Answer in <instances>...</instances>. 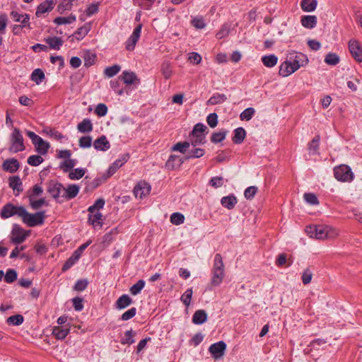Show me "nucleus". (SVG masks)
I'll return each mask as SVG.
<instances>
[{
	"instance_id": "f257e3e1",
	"label": "nucleus",
	"mask_w": 362,
	"mask_h": 362,
	"mask_svg": "<svg viewBox=\"0 0 362 362\" xmlns=\"http://www.w3.org/2000/svg\"><path fill=\"white\" fill-rule=\"evenodd\" d=\"M305 232L310 238L317 240L334 238L338 235L334 228L325 225L308 226L305 228Z\"/></svg>"
},
{
	"instance_id": "f03ea898",
	"label": "nucleus",
	"mask_w": 362,
	"mask_h": 362,
	"mask_svg": "<svg viewBox=\"0 0 362 362\" xmlns=\"http://www.w3.org/2000/svg\"><path fill=\"white\" fill-rule=\"evenodd\" d=\"M224 264L221 254H216L214 257L212 277L211 284L214 286H218L224 278Z\"/></svg>"
},
{
	"instance_id": "7ed1b4c3",
	"label": "nucleus",
	"mask_w": 362,
	"mask_h": 362,
	"mask_svg": "<svg viewBox=\"0 0 362 362\" xmlns=\"http://www.w3.org/2000/svg\"><path fill=\"white\" fill-rule=\"evenodd\" d=\"M21 218L23 221L30 227H34L43 223L45 219V212L40 211L35 214L28 213L25 208H23Z\"/></svg>"
},
{
	"instance_id": "20e7f679",
	"label": "nucleus",
	"mask_w": 362,
	"mask_h": 362,
	"mask_svg": "<svg viewBox=\"0 0 362 362\" xmlns=\"http://www.w3.org/2000/svg\"><path fill=\"white\" fill-rule=\"evenodd\" d=\"M334 173L335 178L339 181L350 182L354 177L351 168L346 165H341L334 168Z\"/></svg>"
},
{
	"instance_id": "39448f33",
	"label": "nucleus",
	"mask_w": 362,
	"mask_h": 362,
	"mask_svg": "<svg viewBox=\"0 0 362 362\" xmlns=\"http://www.w3.org/2000/svg\"><path fill=\"white\" fill-rule=\"evenodd\" d=\"M25 149L23 145V139L20 131L18 129H14L11 134V145L10 146V151L17 153L22 151Z\"/></svg>"
},
{
	"instance_id": "423d86ee",
	"label": "nucleus",
	"mask_w": 362,
	"mask_h": 362,
	"mask_svg": "<svg viewBox=\"0 0 362 362\" xmlns=\"http://www.w3.org/2000/svg\"><path fill=\"white\" fill-rule=\"evenodd\" d=\"M23 208L21 206H16L11 203H8L2 208L0 212L1 217L2 218H8L15 215L21 217Z\"/></svg>"
},
{
	"instance_id": "0eeeda50",
	"label": "nucleus",
	"mask_w": 362,
	"mask_h": 362,
	"mask_svg": "<svg viewBox=\"0 0 362 362\" xmlns=\"http://www.w3.org/2000/svg\"><path fill=\"white\" fill-rule=\"evenodd\" d=\"M289 62L297 71L300 66L307 64L308 59L304 54L293 52L289 54Z\"/></svg>"
},
{
	"instance_id": "6e6552de",
	"label": "nucleus",
	"mask_w": 362,
	"mask_h": 362,
	"mask_svg": "<svg viewBox=\"0 0 362 362\" xmlns=\"http://www.w3.org/2000/svg\"><path fill=\"white\" fill-rule=\"evenodd\" d=\"M141 25L139 24L134 30L131 36L128 38L126 42V49L129 51H132L134 49L136 44L137 43L139 39L141 36Z\"/></svg>"
},
{
	"instance_id": "1a4fd4ad",
	"label": "nucleus",
	"mask_w": 362,
	"mask_h": 362,
	"mask_svg": "<svg viewBox=\"0 0 362 362\" xmlns=\"http://www.w3.org/2000/svg\"><path fill=\"white\" fill-rule=\"evenodd\" d=\"M349 49L355 60L362 62V46L358 41L351 40L349 42Z\"/></svg>"
},
{
	"instance_id": "9d476101",
	"label": "nucleus",
	"mask_w": 362,
	"mask_h": 362,
	"mask_svg": "<svg viewBox=\"0 0 362 362\" xmlns=\"http://www.w3.org/2000/svg\"><path fill=\"white\" fill-rule=\"evenodd\" d=\"M226 349V343L223 341H220L211 344L209 348V351L215 359H218L223 356Z\"/></svg>"
},
{
	"instance_id": "9b49d317",
	"label": "nucleus",
	"mask_w": 362,
	"mask_h": 362,
	"mask_svg": "<svg viewBox=\"0 0 362 362\" xmlns=\"http://www.w3.org/2000/svg\"><path fill=\"white\" fill-rule=\"evenodd\" d=\"M57 4V0H45L42 3H41L36 11V16L37 17H41L45 13L51 11L55 4Z\"/></svg>"
},
{
	"instance_id": "f8f14e48",
	"label": "nucleus",
	"mask_w": 362,
	"mask_h": 362,
	"mask_svg": "<svg viewBox=\"0 0 362 362\" xmlns=\"http://www.w3.org/2000/svg\"><path fill=\"white\" fill-rule=\"evenodd\" d=\"M151 191V186L145 182H139L134 189V194L136 197H139V199H142L146 195L149 194Z\"/></svg>"
},
{
	"instance_id": "ddd939ff",
	"label": "nucleus",
	"mask_w": 362,
	"mask_h": 362,
	"mask_svg": "<svg viewBox=\"0 0 362 362\" xmlns=\"http://www.w3.org/2000/svg\"><path fill=\"white\" fill-rule=\"evenodd\" d=\"M28 234L21 228H15L12 230L11 241L14 244H20L25 241Z\"/></svg>"
},
{
	"instance_id": "4468645a",
	"label": "nucleus",
	"mask_w": 362,
	"mask_h": 362,
	"mask_svg": "<svg viewBox=\"0 0 362 362\" xmlns=\"http://www.w3.org/2000/svg\"><path fill=\"white\" fill-rule=\"evenodd\" d=\"M10 16L13 21L21 23L23 27H26L29 25L30 16L28 14L20 13L17 11H12Z\"/></svg>"
},
{
	"instance_id": "2eb2a0df",
	"label": "nucleus",
	"mask_w": 362,
	"mask_h": 362,
	"mask_svg": "<svg viewBox=\"0 0 362 362\" xmlns=\"http://www.w3.org/2000/svg\"><path fill=\"white\" fill-rule=\"evenodd\" d=\"M183 160L180 156L171 155L165 163V167L170 170L180 168L183 163Z\"/></svg>"
},
{
	"instance_id": "dca6fc26",
	"label": "nucleus",
	"mask_w": 362,
	"mask_h": 362,
	"mask_svg": "<svg viewBox=\"0 0 362 362\" xmlns=\"http://www.w3.org/2000/svg\"><path fill=\"white\" fill-rule=\"evenodd\" d=\"M121 78L124 83L128 86L140 83V80L137 78L136 74L132 71H124Z\"/></svg>"
},
{
	"instance_id": "f3484780",
	"label": "nucleus",
	"mask_w": 362,
	"mask_h": 362,
	"mask_svg": "<svg viewBox=\"0 0 362 362\" xmlns=\"http://www.w3.org/2000/svg\"><path fill=\"white\" fill-rule=\"evenodd\" d=\"M93 147L98 151H105L110 148V144L105 136H101L95 140Z\"/></svg>"
},
{
	"instance_id": "a211bd4d",
	"label": "nucleus",
	"mask_w": 362,
	"mask_h": 362,
	"mask_svg": "<svg viewBox=\"0 0 362 362\" xmlns=\"http://www.w3.org/2000/svg\"><path fill=\"white\" fill-rule=\"evenodd\" d=\"M237 203V197L233 194L223 197L221 199V205L229 210L233 209Z\"/></svg>"
},
{
	"instance_id": "6ab92c4d",
	"label": "nucleus",
	"mask_w": 362,
	"mask_h": 362,
	"mask_svg": "<svg viewBox=\"0 0 362 362\" xmlns=\"http://www.w3.org/2000/svg\"><path fill=\"white\" fill-rule=\"evenodd\" d=\"M128 160V158L125 156L117 159L115 162L109 167L107 173L108 177L112 175L115 172L121 168Z\"/></svg>"
},
{
	"instance_id": "aec40b11",
	"label": "nucleus",
	"mask_w": 362,
	"mask_h": 362,
	"mask_svg": "<svg viewBox=\"0 0 362 362\" xmlns=\"http://www.w3.org/2000/svg\"><path fill=\"white\" fill-rule=\"evenodd\" d=\"M19 166V162L16 158L7 159L3 163V169L11 173L16 172Z\"/></svg>"
},
{
	"instance_id": "412c9836",
	"label": "nucleus",
	"mask_w": 362,
	"mask_h": 362,
	"mask_svg": "<svg viewBox=\"0 0 362 362\" xmlns=\"http://www.w3.org/2000/svg\"><path fill=\"white\" fill-rule=\"evenodd\" d=\"M296 69L291 64L289 61L283 62L279 66V74L284 77L288 76L294 73Z\"/></svg>"
},
{
	"instance_id": "4be33fe9",
	"label": "nucleus",
	"mask_w": 362,
	"mask_h": 362,
	"mask_svg": "<svg viewBox=\"0 0 362 362\" xmlns=\"http://www.w3.org/2000/svg\"><path fill=\"white\" fill-rule=\"evenodd\" d=\"M90 23H86L81 28H78V30L72 35V37L78 41L81 40L87 35L88 32L90 30Z\"/></svg>"
},
{
	"instance_id": "5701e85b",
	"label": "nucleus",
	"mask_w": 362,
	"mask_h": 362,
	"mask_svg": "<svg viewBox=\"0 0 362 362\" xmlns=\"http://www.w3.org/2000/svg\"><path fill=\"white\" fill-rule=\"evenodd\" d=\"M9 186L13 189L16 196H18L23 191L22 182L18 176L9 178Z\"/></svg>"
},
{
	"instance_id": "b1692460",
	"label": "nucleus",
	"mask_w": 362,
	"mask_h": 362,
	"mask_svg": "<svg viewBox=\"0 0 362 362\" xmlns=\"http://www.w3.org/2000/svg\"><path fill=\"white\" fill-rule=\"evenodd\" d=\"M62 192H64L63 197H65L67 199H71L78 194L79 187L76 185H70L67 188H63Z\"/></svg>"
},
{
	"instance_id": "393cba45",
	"label": "nucleus",
	"mask_w": 362,
	"mask_h": 362,
	"mask_svg": "<svg viewBox=\"0 0 362 362\" xmlns=\"http://www.w3.org/2000/svg\"><path fill=\"white\" fill-rule=\"evenodd\" d=\"M317 17L315 16H303L301 18L300 22L303 27L312 29L317 25Z\"/></svg>"
},
{
	"instance_id": "a878e982",
	"label": "nucleus",
	"mask_w": 362,
	"mask_h": 362,
	"mask_svg": "<svg viewBox=\"0 0 362 362\" xmlns=\"http://www.w3.org/2000/svg\"><path fill=\"white\" fill-rule=\"evenodd\" d=\"M69 327H62L59 326H55L52 329V334L55 337L56 339L62 340L66 338V337L69 333Z\"/></svg>"
},
{
	"instance_id": "bb28decb",
	"label": "nucleus",
	"mask_w": 362,
	"mask_h": 362,
	"mask_svg": "<svg viewBox=\"0 0 362 362\" xmlns=\"http://www.w3.org/2000/svg\"><path fill=\"white\" fill-rule=\"evenodd\" d=\"M207 320V313L204 310H197L192 317V322L196 325H202Z\"/></svg>"
},
{
	"instance_id": "cd10ccee",
	"label": "nucleus",
	"mask_w": 362,
	"mask_h": 362,
	"mask_svg": "<svg viewBox=\"0 0 362 362\" xmlns=\"http://www.w3.org/2000/svg\"><path fill=\"white\" fill-rule=\"evenodd\" d=\"M132 303V298L127 294L122 295L116 301V308L124 309Z\"/></svg>"
},
{
	"instance_id": "c85d7f7f",
	"label": "nucleus",
	"mask_w": 362,
	"mask_h": 362,
	"mask_svg": "<svg viewBox=\"0 0 362 362\" xmlns=\"http://www.w3.org/2000/svg\"><path fill=\"white\" fill-rule=\"evenodd\" d=\"M34 146L37 153H39L40 155H45L50 147L49 144L44 141L42 138L38 139Z\"/></svg>"
},
{
	"instance_id": "c756f323",
	"label": "nucleus",
	"mask_w": 362,
	"mask_h": 362,
	"mask_svg": "<svg viewBox=\"0 0 362 362\" xmlns=\"http://www.w3.org/2000/svg\"><path fill=\"white\" fill-rule=\"evenodd\" d=\"M88 222L93 227L102 226V214L100 211L90 213Z\"/></svg>"
},
{
	"instance_id": "7c9ffc66",
	"label": "nucleus",
	"mask_w": 362,
	"mask_h": 362,
	"mask_svg": "<svg viewBox=\"0 0 362 362\" xmlns=\"http://www.w3.org/2000/svg\"><path fill=\"white\" fill-rule=\"evenodd\" d=\"M77 129L81 133L90 132L93 131V124L90 119L86 118L78 124Z\"/></svg>"
},
{
	"instance_id": "2f4dec72",
	"label": "nucleus",
	"mask_w": 362,
	"mask_h": 362,
	"mask_svg": "<svg viewBox=\"0 0 362 362\" xmlns=\"http://www.w3.org/2000/svg\"><path fill=\"white\" fill-rule=\"evenodd\" d=\"M317 0H302L300 2L301 8L305 12L314 11L317 7Z\"/></svg>"
},
{
	"instance_id": "473e14b6",
	"label": "nucleus",
	"mask_w": 362,
	"mask_h": 362,
	"mask_svg": "<svg viewBox=\"0 0 362 362\" xmlns=\"http://www.w3.org/2000/svg\"><path fill=\"white\" fill-rule=\"evenodd\" d=\"M45 42L50 48L59 50L63 44V41L57 37H49L45 39Z\"/></svg>"
},
{
	"instance_id": "72a5a7b5",
	"label": "nucleus",
	"mask_w": 362,
	"mask_h": 362,
	"mask_svg": "<svg viewBox=\"0 0 362 362\" xmlns=\"http://www.w3.org/2000/svg\"><path fill=\"white\" fill-rule=\"evenodd\" d=\"M263 64L269 68L276 66L278 62V57L274 54L264 55L262 57Z\"/></svg>"
},
{
	"instance_id": "f704fd0d",
	"label": "nucleus",
	"mask_w": 362,
	"mask_h": 362,
	"mask_svg": "<svg viewBox=\"0 0 362 362\" xmlns=\"http://www.w3.org/2000/svg\"><path fill=\"white\" fill-rule=\"evenodd\" d=\"M246 132L243 127H238L234 131L233 141L236 144H241L245 139Z\"/></svg>"
},
{
	"instance_id": "c9c22d12",
	"label": "nucleus",
	"mask_w": 362,
	"mask_h": 362,
	"mask_svg": "<svg viewBox=\"0 0 362 362\" xmlns=\"http://www.w3.org/2000/svg\"><path fill=\"white\" fill-rule=\"evenodd\" d=\"M81 257V255L76 251L74 252L72 255L66 261L62 267V271L65 272L69 269Z\"/></svg>"
},
{
	"instance_id": "e433bc0d",
	"label": "nucleus",
	"mask_w": 362,
	"mask_h": 362,
	"mask_svg": "<svg viewBox=\"0 0 362 362\" xmlns=\"http://www.w3.org/2000/svg\"><path fill=\"white\" fill-rule=\"evenodd\" d=\"M64 187L59 183L50 184L48 187V192L52 197L57 199L59 197L60 193L62 192Z\"/></svg>"
},
{
	"instance_id": "4c0bfd02",
	"label": "nucleus",
	"mask_w": 362,
	"mask_h": 362,
	"mask_svg": "<svg viewBox=\"0 0 362 362\" xmlns=\"http://www.w3.org/2000/svg\"><path fill=\"white\" fill-rule=\"evenodd\" d=\"M76 1L77 0H62L58 6L59 12L63 13L71 10Z\"/></svg>"
},
{
	"instance_id": "58836bf2",
	"label": "nucleus",
	"mask_w": 362,
	"mask_h": 362,
	"mask_svg": "<svg viewBox=\"0 0 362 362\" xmlns=\"http://www.w3.org/2000/svg\"><path fill=\"white\" fill-rule=\"evenodd\" d=\"M136 334V332H134L132 329L127 330L124 333V336L121 339V344H132L135 342V340L134 339V336Z\"/></svg>"
},
{
	"instance_id": "ea45409f",
	"label": "nucleus",
	"mask_w": 362,
	"mask_h": 362,
	"mask_svg": "<svg viewBox=\"0 0 362 362\" xmlns=\"http://www.w3.org/2000/svg\"><path fill=\"white\" fill-rule=\"evenodd\" d=\"M227 100V97L225 94L216 93L211 96L207 101L208 105H216L225 102Z\"/></svg>"
},
{
	"instance_id": "a19ab883",
	"label": "nucleus",
	"mask_w": 362,
	"mask_h": 362,
	"mask_svg": "<svg viewBox=\"0 0 362 362\" xmlns=\"http://www.w3.org/2000/svg\"><path fill=\"white\" fill-rule=\"evenodd\" d=\"M31 80L36 83V84H40L45 78V74L40 69H35L30 77Z\"/></svg>"
},
{
	"instance_id": "79ce46f5",
	"label": "nucleus",
	"mask_w": 362,
	"mask_h": 362,
	"mask_svg": "<svg viewBox=\"0 0 362 362\" xmlns=\"http://www.w3.org/2000/svg\"><path fill=\"white\" fill-rule=\"evenodd\" d=\"M320 140V136L319 135H317L309 143L308 150L310 153H313V154L318 153Z\"/></svg>"
},
{
	"instance_id": "37998d69",
	"label": "nucleus",
	"mask_w": 362,
	"mask_h": 362,
	"mask_svg": "<svg viewBox=\"0 0 362 362\" xmlns=\"http://www.w3.org/2000/svg\"><path fill=\"white\" fill-rule=\"evenodd\" d=\"M24 321V318L23 315L18 314L15 315L10 316L7 318L6 322L8 325L18 326L21 325Z\"/></svg>"
},
{
	"instance_id": "c03bdc74",
	"label": "nucleus",
	"mask_w": 362,
	"mask_h": 362,
	"mask_svg": "<svg viewBox=\"0 0 362 362\" xmlns=\"http://www.w3.org/2000/svg\"><path fill=\"white\" fill-rule=\"evenodd\" d=\"M76 16L74 15H70L67 17H57L54 19V23L57 25H63V24H71L76 21Z\"/></svg>"
},
{
	"instance_id": "a18cd8bd",
	"label": "nucleus",
	"mask_w": 362,
	"mask_h": 362,
	"mask_svg": "<svg viewBox=\"0 0 362 362\" xmlns=\"http://www.w3.org/2000/svg\"><path fill=\"white\" fill-rule=\"evenodd\" d=\"M226 134L227 131L224 129H222L218 132H215L211 135V141L214 144L219 143L225 139Z\"/></svg>"
},
{
	"instance_id": "49530a36",
	"label": "nucleus",
	"mask_w": 362,
	"mask_h": 362,
	"mask_svg": "<svg viewBox=\"0 0 362 362\" xmlns=\"http://www.w3.org/2000/svg\"><path fill=\"white\" fill-rule=\"evenodd\" d=\"M325 62L329 65L335 66L339 62V57L335 53H328L325 58Z\"/></svg>"
},
{
	"instance_id": "de8ad7c7",
	"label": "nucleus",
	"mask_w": 362,
	"mask_h": 362,
	"mask_svg": "<svg viewBox=\"0 0 362 362\" xmlns=\"http://www.w3.org/2000/svg\"><path fill=\"white\" fill-rule=\"evenodd\" d=\"M76 165V160L69 158L65 160L60 164V168L62 169L64 172L66 173L70 171Z\"/></svg>"
},
{
	"instance_id": "09e8293b",
	"label": "nucleus",
	"mask_w": 362,
	"mask_h": 362,
	"mask_svg": "<svg viewBox=\"0 0 362 362\" xmlns=\"http://www.w3.org/2000/svg\"><path fill=\"white\" fill-rule=\"evenodd\" d=\"M86 173V170L83 168H76L69 172V177L72 180H78L81 178Z\"/></svg>"
},
{
	"instance_id": "8fccbe9b",
	"label": "nucleus",
	"mask_w": 362,
	"mask_h": 362,
	"mask_svg": "<svg viewBox=\"0 0 362 362\" xmlns=\"http://www.w3.org/2000/svg\"><path fill=\"white\" fill-rule=\"evenodd\" d=\"M145 286V281L142 279L139 280L135 284H134L129 289L130 293L136 296L139 294Z\"/></svg>"
},
{
	"instance_id": "3c124183",
	"label": "nucleus",
	"mask_w": 362,
	"mask_h": 362,
	"mask_svg": "<svg viewBox=\"0 0 362 362\" xmlns=\"http://www.w3.org/2000/svg\"><path fill=\"white\" fill-rule=\"evenodd\" d=\"M204 153L205 151L203 148H196L188 153L186 156V159L201 158Z\"/></svg>"
},
{
	"instance_id": "603ef678",
	"label": "nucleus",
	"mask_w": 362,
	"mask_h": 362,
	"mask_svg": "<svg viewBox=\"0 0 362 362\" xmlns=\"http://www.w3.org/2000/svg\"><path fill=\"white\" fill-rule=\"evenodd\" d=\"M189 146L190 143L187 141L178 142L173 146L172 150L185 153L187 152V150L189 148Z\"/></svg>"
},
{
	"instance_id": "864d4df0",
	"label": "nucleus",
	"mask_w": 362,
	"mask_h": 362,
	"mask_svg": "<svg viewBox=\"0 0 362 362\" xmlns=\"http://www.w3.org/2000/svg\"><path fill=\"white\" fill-rule=\"evenodd\" d=\"M120 66L119 65H113L112 66H108L107 68H105V71H104V74L106 76L110 78V77H112L114 76H115L116 74H117L119 73V71H120Z\"/></svg>"
},
{
	"instance_id": "5fc2aeb1",
	"label": "nucleus",
	"mask_w": 362,
	"mask_h": 362,
	"mask_svg": "<svg viewBox=\"0 0 362 362\" xmlns=\"http://www.w3.org/2000/svg\"><path fill=\"white\" fill-rule=\"evenodd\" d=\"M192 288H188L181 296L180 300L185 305L188 307L190 305L192 296Z\"/></svg>"
},
{
	"instance_id": "6e6d98bb",
	"label": "nucleus",
	"mask_w": 362,
	"mask_h": 362,
	"mask_svg": "<svg viewBox=\"0 0 362 362\" xmlns=\"http://www.w3.org/2000/svg\"><path fill=\"white\" fill-rule=\"evenodd\" d=\"M17 279V272L16 270L13 269H9L7 270L6 274L4 275V281L8 284H11Z\"/></svg>"
},
{
	"instance_id": "4d7b16f0",
	"label": "nucleus",
	"mask_w": 362,
	"mask_h": 362,
	"mask_svg": "<svg viewBox=\"0 0 362 362\" xmlns=\"http://www.w3.org/2000/svg\"><path fill=\"white\" fill-rule=\"evenodd\" d=\"M185 216L180 213L175 212L170 216V222L174 225H180L184 223Z\"/></svg>"
},
{
	"instance_id": "13d9d810",
	"label": "nucleus",
	"mask_w": 362,
	"mask_h": 362,
	"mask_svg": "<svg viewBox=\"0 0 362 362\" xmlns=\"http://www.w3.org/2000/svg\"><path fill=\"white\" fill-rule=\"evenodd\" d=\"M161 71L165 78H170L173 72L170 64L168 62H163L161 65Z\"/></svg>"
},
{
	"instance_id": "bf43d9fd",
	"label": "nucleus",
	"mask_w": 362,
	"mask_h": 362,
	"mask_svg": "<svg viewBox=\"0 0 362 362\" xmlns=\"http://www.w3.org/2000/svg\"><path fill=\"white\" fill-rule=\"evenodd\" d=\"M43 158L40 155H33L28 157V163L31 166H37L43 162Z\"/></svg>"
},
{
	"instance_id": "052dcab7",
	"label": "nucleus",
	"mask_w": 362,
	"mask_h": 362,
	"mask_svg": "<svg viewBox=\"0 0 362 362\" xmlns=\"http://www.w3.org/2000/svg\"><path fill=\"white\" fill-rule=\"evenodd\" d=\"M105 205V200L103 199H98L95 201V204L89 206L88 211L89 213L95 211H99L100 209H103Z\"/></svg>"
},
{
	"instance_id": "680f3d73",
	"label": "nucleus",
	"mask_w": 362,
	"mask_h": 362,
	"mask_svg": "<svg viewBox=\"0 0 362 362\" xmlns=\"http://www.w3.org/2000/svg\"><path fill=\"white\" fill-rule=\"evenodd\" d=\"M312 278H313V272L310 270V269H309V268L305 269L303 271V272L302 274V277H301L303 284L305 285L310 284L312 281Z\"/></svg>"
},
{
	"instance_id": "e2e57ef3",
	"label": "nucleus",
	"mask_w": 362,
	"mask_h": 362,
	"mask_svg": "<svg viewBox=\"0 0 362 362\" xmlns=\"http://www.w3.org/2000/svg\"><path fill=\"white\" fill-rule=\"evenodd\" d=\"M255 111L252 107H248L245 109L240 115L242 120L248 121L253 117Z\"/></svg>"
},
{
	"instance_id": "0e129e2a",
	"label": "nucleus",
	"mask_w": 362,
	"mask_h": 362,
	"mask_svg": "<svg viewBox=\"0 0 362 362\" xmlns=\"http://www.w3.org/2000/svg\"><path fill=\"white\" fill-rule=\"evenodd\" d=\"M205 141V135H192L189 143L193 146H196L197 145L204 144Z\"/></svg>"
},
{
	"instance_id": "69168bd1",
	"label": "nucleus",
	"mask_w": 362,
	"mask_h": 362,
	"mask_svg": "<svg viewBox=\"0 0 362 362\" xmlns=\"http://www.w3.org/2000/svg\"><path fill=\"white\" fill-rule=\"evenodd\" d=\"M257 187L255 186H250L245 189L244 196L247 199H252L257 192Z\"/></svg>"
},
{
	"instance_id": "338daca9",
	"label": "nucleus",
	"mask_w": 362,
	"mask_h": 362,
	"mask_svg": "<svg viewBox=\"0 0 362 362\" xmlns=\"http://www.w3.org/2000/svg\"><path fill=\"white\" fill-rule=\"evenodd\" d=\"M84 65L86 66H90L94 64L95 55L90 52H86L84 57Z\"/></svg>"
},
{
	"instance_id": "774afa93",
	"label": "nucleus",
	"mask_w": 362,
	"mask_h": 362,
	"mask_svg": "<svg viewBox=\"0 0 362 362\" xmlns=\"http://www.w3.org/2000/svg\"><path fill=\"white\" fill-rule=\"evenodd\" d=\"M78 143H79V146L81 148H89L91 146V144H92V138L89 136H82L79 141H78Z\"/></svg>"
}]
</instances>
